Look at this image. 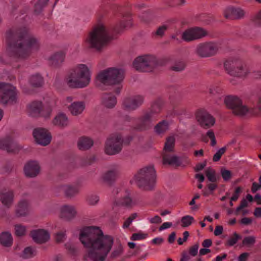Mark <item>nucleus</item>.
Listing matches in <instances>:
<instances>
[{
    "mask_svg": "<svg viewBox=\"0 0 261 261\" xmlns=\"http://www.w3.org/2000/svg\"><path fill=\"white\" fill-rule=\"evenodd\" d=\"M206 30L199 27L191 28L185 31L182 35V39L186 41H191L206 36Z\"/></svg>",
    "mask_w": 261,
    "mask_h": 261,
    "instance_id": "16",
    "label": "nucleus"
},
{
    "mask_svg": "<svg viewBox=\"0 0 261 261\" xmlns=\"http://www.w3.org/2000/svg\"><path fill=\"white\" fill-rule=\"evenodd\" d=\"M0 243L6 247L11 246L13 243V238L11 233L8 232H3L0 234Z\"/></svg>",
    "mask_w": 261,
    "mask_h": 261,
    "instance_id": "34",
    "label": "nucleus"
},
{
    "mask_svg": "<svg viewBox=\"0 0 261 261\" xmlns=\"http://www.w3.org/2000/svg\"><path fill=\"white\" fill-rule=\"evenodd\" d=\"M77 145L78 148L81 150H87L89 149L93 145V140L86 136H83L79 138Z\"/></svg>",
    "mask_w": 261,
    "mask_h": 261,
    "instance_id": "31",
    "label": "nucleus"
},
{
    "mask_svg": "<svg viewBox=\"0 0 261 261\" xmlns=\"http://www.w3.org/2000/svg\"><path fill=\"white\" fill-rule=\"evenodd\" d=\"M137 217V213L132 214L124 222L123 227L124 228H128L130 224L132 223L133 220L135 219Z\"/></svg>",
    "mask_w": 261,
    "mask_h": 261,
    "instance_id": "50",
    "label": "nucleus"
},
{
    "mask_svg": "<svg viewBox=\"0 0 261 261\" xmlns=\"http://www.w3.org/2000/svg\"><path fill=\"white\" fill-rule=\"evenodd\" d=\"M101 98L102 105L107 108L112 109L117 103L116 97L111 93H103Z\"/></svg>",
    "mask_w": 261,
    "mask_h": 261,
    "instance_id": "27",
    "label": "nucleus"
},
{
    "mask_svg": "<svg viewBox=\"0 0 261 261\" xmlns=\"http://www.w3.org/2000/svg\"><path fill=\"white\" fill-rule=\"evenodd\" d=\"M222 91V90L217 86H212L209 89V93L212 95L220 93Z\"/></svg>",
    "mask_w": 261,
    "mask_h": 261,
    "instance_id": "63",
    "label": "nucleus"
},
{
    "mask_svg": "<svg viewBox=\"0 0 261 261\" xmlns=\"http://www.w3.org/2000/svg\"><path fill=\"white\" fill-rule=\"evenodd\" d=\"M163 164L179 167L181 166V162L173 152H163Z\"/></svg>",
    "mask_w": 261,
    "mask_h": 261,
    "instance_id": "25",
    "label": "nucleus"
},
{
    "mask_svg": "<svg viewBox=\"0 0 261 261\" xmlns=\"http://www.w3.org/2000/svg\"><path fill=\"white\" fill-rule=\"evenodd\" d=\"M194 218L191 216L187 215L184 216L181 219V226L183 227H188L192 224Z\"/></svg>",
    "mask_w": 261,
    "mask_h": 261,
    "instance_id": "43",
    "label": "nucleus"
},
{
    "mask_svg": "<svg viewBox=\"0 0 261 261\" xmlns=\"http://www.w3.org/2000/svg\"><path fill=\"white\" fill-rule=\"evenodd\" d=\"M33 135L35 141L42 146H46L51 141V136L47 130L43 128H36L34 129Z\"/></svg>",
    "mask_w": 261,
    "mask_h": 261,
    "instance_id": "15",
    "label": "nucleus"
},
{
    "mask_svg": "<svg viewBox=\"0 0 261 261\" xmlns=\"http://www.w3.org/2000/svg\"><path fill=\"white\" fill-rule=\"evenodd\" d=\"M130 23V22L129 21H127L126 22L123 21L121 22L119 25L115 28V32L117 33H121L123 30L127 27V25L129 24Z\"/></svg>",
    "mask_w": 261,
    "mask_h": 261,
    "instance_id": "51",
    "label": "nucleus"
},
{
    "mask_svg": "<svg viewBox=\"0 0 261 261\" xmlns=\"http://www.w3.org/2000/svg\"><path fill=\"white\" fill-rule=\"evenodd\" d=\"M65 57V53L64 51L56 52L49 59L50 65L55 67H59L64 62Z\"/></svg>",
    "mask_w": 261,
    "mask_h": 261,
    "instance_id": "29",
    "label": "nucleus"
},
{
    "mask_svg": "<svg viewBox=\"0 0 261 261\" xmlns=\"http://www.w3.org/2000/svg\"><path fill=\"white\" fill-rule=\"evenodd\" d=\"M76 214L75 207L72 205H64L60 208V217L69 221L73 219Z\"/></svg>",
    "mask_w": 261,
    "mask_h": 261,
    "instance_id": "24",
    "label": "nucleus"
},
{
    "mask_svg": "<svg viewBox=\"0 0 261 261\" xmlns=\"http://www.w3.org/2000/svg\"><path fill=\"white\" fill-rule=\"evenodd\" d=\"M245 11L241 8L229 7L224 13V17L231 20L243 19L245 15Z\"/></svg>",
    "mask_w": 261,
    "mask_h": 261,
    "instance_id": "21",
    "label": "nucleus"
},
{
    "mask_svg": "<svg viewBox=\"0 0 261 261\" xmlns=\"http://www.w3.org/2000/svg\"><path fill=\"white\" fill-rule=\"evenodd\" d=\"M23 170L27 177L34 178L39 174L40 166L37 161H30L25 164Z\"/></svg>",
    "mask_w": 261,
    "mask_h": 261,
    "instance_id": "18",
    "label": "nucleus"
},
{
    "mask_svg": "<svg viewBox=\"0 0 261 261\" xmlns=\"http://www.w3.org/2000/svg\"><path fill=\"white\" fill-rule=\"evenodd\" d=\"M195 117L199 125L204 129L211 127L215 123V118L204 110H198L196 113Z\"/></svg>",
    "mask_w": 261,
    "mask_h": 261,
    "instance_id": "13",
    "label": "nucleus"
},
{
    "mask_svg": "<svg viewBox=\"0 0 261 261\" xmlns=\"http://www.w3.org/2000/svg\"><path fill=\"white\" fill-rule=\"evenodd\" d=\"M175 139L173 136L167 138L163 152H173L174 151Z\"/></svg>",
    "mask_w": 261,
    "mask_h": 261,
    "instance_id": "39",
    "label": "nucleus"
},
{
    "mask_svg": "<svg viewBox=\"0 0 261 261\" xmlns=\"http://www.w3.org/2000/svg\"><path fill=\"white\" fill-rule=\"evenodd\" d=\"M115 203L117 205L123 206L127 207H131L134 205V203L130 197L129 195H124L122 197L116 200Z\"/></svg>",
    "mask_w": 261,
    "mask_h": 261,
    "instance_id": "35",
    "label": "nucleus"
},
{
    "mask_svg": "<svg viewBox=\"0 0 261 261\" xmlns=\"http://www.w3.org/2000/svg\"><path fill=\"white\" fill-rule=\"evenodd\" d=\"M218 50V46L214 42H205L197 45L196 54L201 58L211 57L215 55Z\"/></svg>",
    "mask_w": 261,
    "mask_h": 261,
    "instance_id": "12",
    "label": "nucleus"
},
{
    "mask_svg": "<svg viewBox=\"0 0 261 261\" xmlns=\"http://www.w3.org/2000/svg\"><path fill=\"white\" fill-rule=\"evenodd\" d=\"M51 112L52 109L50 107L42 108L40 117H44L45 119L48 118L51 115Z\"/></svg>",
    "mask_w": 261,
    "mask_h": 261,
    "instance_id": "48",
    "label": "nucleus"
},
{
    "mask_svg": "<svg viewBox=\"0 0 261 261\" xmlns=\"http://www.w3.org/2000/svg\"><path fill=\"white\" fill-rule=\"evenodd\" d=\"M60 189L63 192L66 197L71 198L77 195L79 193V189L76 186L70 185H62Z\"/></svg>",
    "mask_w": 261,
    "mask_h": 261,
    "instance_id": "28",
    "label": "nucleus"
},
{
    "mask_svg": "<svg viewBox=\"0 0 261 261\" xmlns=\"http://www.w3.org/2000/svg\"><path fill=\"white\" fill-rule=\"evenodd\" d=\"M226 150V147H223L219 149L217 152L214 155L213 160L214 162L219 161L222 155L225 152Z\"/></svg>",
    "mask_w": 261,
    "mask_h": 261,
    "instance_id": "46",
    "label": "nucleus"
},
{
    "mask_svg": "<svg viewBox=\"0 0 261 261\" xmlns=\"http://www.w3.org/2000/svg\"><path fill=\"white\" fill-rule=\"evenodd\" d=\"M123 140L120 134L111 135L107 139L105 145V152L108 155L119 153L122 148Z\"/></svg>",
    "mask_w": 261,
    "mask_h": 261,
    "instance_id": "10",
    "label": "nucleus"
},
{
    "mask_svg": "<svg viewBox=\"0 0 261 261\" xmlns=\"http://www.w3.org/2000/svg\"><path fill=\"white\" fill-rule=\"evenodd\" d=\"M42 108V103L40 101H34L28 107L29 115L33 117H40Z\"/></svg>",
    "mask_w": 261,
    "mask_h": 261,
    "instance_id": "30",
    "label": "nucleus"
},
{
    "mask_svg": "<svg viewBox=\"0 0 261 261\" xmlns=\"http://www.w3.org/2000/svg\"><path fill=\"white\" fill-rule=\"evenodd\" d=\"M112 39L108 29L103 24H99L89 32L86 42L90 48L101 51Z\"/></svg>",
    "mask_w": 261,
    "mask_h": 261,
    "instance_id": "3",
    "label": "nucleus"
},
{
    "mask_svg": "<svg viewBox=\"0 0 261 261\" xmlns=\"http://www.w3.org/2000/svg\"><path fill=\"white\" fill-rule=\"evenodd\" d=\"M0 102L4 105H14L17 102L15 87L5 83L0 82Z\"/></svg>",
    "mask_w": 261,
    "mask_h": 261,
    "instance_id": "9",
    "label": "nucleus"
},
{
    "mask_svg": "<svg viewBox=\"0 0 261 261\" xmlns=\"http://www.w3.org/2000/svg\"><path fill=\"white\" fill-rule=\"evenodd\" d=\"M255 243V238L252 236L245 237L242 242L244 245H252Z\"/></svg>",
    "mask_w": 261,
    "mask_h": 261,
    "instance_id": "55",
    "label": "nucleus"
},
{
    "mask_svg": "<svg viewBox=\"0 0 261 261\" xmlns=\"http://www.w3.org/2000/svg\"><path fill=\"white\" fill-rule=\"evenodd\" d=\"M68 108L72 115L77 116L83 112L85 105L83 101H76L72 103Z\"/></svg>",
    "mask_w": 261,
    "mask_h": 261,
    "instance_id": "32",
    "label": "nucleus"
},
{
    "mask_svg": "<svg viewBox=\"0 0 261 261\" xmlns=\"http://www.w3.org/2000/svg\"><path fill=\"white\" fill-rule=\"evenodd\" d=\"M155 132L159 134H163L169 129V123L167 121L163 120L159 122L154 127Z\"/></svg>",
    "mask_w": 261,
    "mask_h": 261,
    "instance_id": "40",
    "label": "nucleus"
},
{
    "mask_svg": "<svg viewBox=\"0 0 261 261\" xmlns=\"http://www.w3.org/2000/svg\"><path fill=\"white\" fill-rule=\"evenodd\" d=\"M66 249L69 251V253L71 254H74L76 252V249L74 245L69 243H67L65 244Z\"/></svg>",
    "mask_w": 261,
    "mask_h": 261,
    "instance_id": "62",
    "label": "nucleus"
},
{
    "mask_svg": "<svg viewBox=\"0 0 261 261\" xmlns=\"http://www.w3.org/2000/svg\"><path fill=\"white\" fill-rule=\"evenodd\" d=\"M247 206L248 202L247 200L245 199H243L240 202V205L236 208L235 212L236 215H238L240 211H241L243 208L247 207Z\"/></svg>",
    "mask_w": 261,
    "mask_h": 261,
    "instance_id": "61",
    "label": "nucleus"
},
{
    "mask_svg": "<svg viewBox=\"0 0 261 261\" xmlns=\"http://www.w3.org/2000/svg\"><path fill=\"white\" fill-rule=\"evenodd\" d=\"M31 234L34 241L38 244L44 243L50 238L49 232L44 229L33 230L31 231Z\"/></svg>",
    "mask_w": 261,
    "mask_h": 261,
    "instance_id": "23",
    "label": "nucleus"
},
{
    "mask_svg": "<svg viewBox=\"0 0 261 261\" xmlns=\"http://www.w3.org/2000/svg\"><path fill=\"white\" fill-rule=\"evenodd\" d=\"M155 171L152 166L141 169L135 175V180L141 189L149 191L152 190L155 183Z\"/></svg>",
    "mask_w": 261,
    "mask_h": 261,
    "instance_id": "5",
    "label": "nucleus"
},
{
    "mask_svg": "<svg viewBox=\"0 0 261 261\" xmlns=\"http://www.w3.org/2000/svg\"><path fill=\"white\" fill-rule=\"evenodd\" d=\"M143 102L144 97L141 95L127 97L123 100L122 106L123 110L132 111L141 106Z\"/></svg>",
    "mask_w": 261,
    "mask_h": 261,
    "instance_id": "14",
    "label": "nucleus"
},
{
    "mask_svg": "<svg viewBox=\"0 0 261 261\" xmlns=\"http://www.w3.org/2000/svg\"><path fill=\"white\" fill-rule=\"evenodd\" d=\"M205 174L209 181L217 182L220 180L221 177L216 171L212 168H208L205 171Z\"/></svg>",
    "mask_w": 261,
    "mask_h": 261,
    "instance_id": "36",
    "label": "nucleus"
},
{
    "mask_svg": "<svg viewBox=\"0 0 261 261\" xmlns=\"http://www.w3.org/2000/svg\"><path fill=\"white\" fill-rule=\"evenodd\" d=\"M65 232V231L64 232L60 231L56 233L55 239L57 243H61L64 241L66 235Z\"/></svg>",
    "mask_w": 261,
    "mask_h": 261,
    "instance_id": "59",
    "label": "nucleus"
},
{
    "mask_svg": "<svg viewBox=\"0 0 261 261\" xmlns=\"http://www.w3.org/2000/svg\"><path fill=\"white\" fill-rule=\"evenodd\" d=\"M79 239L85 247L88 248V257L92 261H112L123 254L121 245L114 248L113 237L104 235L98 227L88 226L81 230Z\"/></svg>",
    "mask_w": 261,
    "mask_h": 261,
    "instance_id": "1",
    "label": "nucleus"
},
{
    "mask_svg": "<svg viewBox=\"0 0 261 261\" xmlns=\"http://www.w3.org/2000/svg\"><path fill=\"white\" fill-rule=\"evenodd\" d=\"M52 122L55 125L64 127L68 124V119L65 114L60 113L54 118Z\"/></svg>",
    "mask_w": 261,
    "mask_h": 261,
    "instance_id": "33",
    "label": "nucleus"
},
{
    "mask_svg": "<svg viewBox=\"0 0 261 261\" xmlns=\"http://www.w3.org/2000/svg\"><path fill=\"white\" fill-rule=\"evenodd\" d=\"M153 116L151 113H146L139 119V122L135 126V129L139 131L147 130L151 126Z\"/></svg>",
    "mask_w": 261,
    "mask_h": 261,
    "instance_id": "22",
    "label": "nucleus"
},
{
    "mask_svg": "<svg viewBox=\"0 0 261 261\" xmlns=\"http://www.w3.org/2000/svg\"><path fill=\"white\" fill-rule=\"evenodd\" d=\"M36 254V249L30 246L23 250L21 256L24 259H27L33 257Z\"/></svg>",
    "mask_w": 261,
    "mask_h": 261,
    "instance_id": "41",
    "label": "nucleus"
},
{
    "mask_svg": "<svg viewBox=\"0 0 261 261\" xmlns=\"http://www.w3.org/2000/svg\"><path fill=\"white\" fill-rule=\"evenodd\" d=\"M224 68L227 73L234 77H245L250 73L247 64L240 58H231L224 63Z\"/></svg>",
    "mask_w": 261,
    "mask_h": 261,
    "instance_id": "6",
    "label": "nucleus"
},
{
    "mask_svg": "<svg viewBox=\"0 0 261 261\" xmlns=\"http://www.w3.org/2000/svg\"><path fill=\"white\" fill-rule=\"evenodd\" d=\"M221 174L224 181H227L230 180L232 177V173L230 170L224 168L221 169Z\"/></svg>",
    "mask_w": 261,
    "mask_h": 261,
    "instance_id": "44",
    "label": "nucleus"
},
{
    "mask_svg": "<svg viewBox=\"0 0 261 261\" xmlns=\"http://www.w3.org/2000/svg\"><path fill=\"white\" fill-rule=\"evenodd\" d=\"M158 64L156 58L152 56H142L136 58L133 62L134 68L140 72H150Z\"/></svg>",
    "mask_w": 261,
    "mask_h": 261,
    "instance_id": "8",
    "label": "nucleus"
},
{
    "mask_svg": "<svg viewBox=\"0 0 261 261\" xmlns=\"http://www.w3.org/2000/svg\"><path fill=\"white\" fill-rule=\"evenodd\" d=\"M95 161V156L93 155L89 158H86L83 163V165L84 166H88L90 165Z\"/></svg>",
    "mask_w": 261,
    "mask_h": 261,
    "instance_id": "64",
    "label": "nucleus"
},
{
    "mask_svg": "<svg viewBox=\"0 0 261 261\" xmlns=\"http://www.w3.org/2000/svg\"><path fill=\"white\" fill-rule=\"evenodd\" d=\"M49 0H38L34 6V14L38 15L43 11L48 4Z\"/></svg>",
    "mask_w": 261,
    "mask_h": 261,
    "instance_id": "38",
    "label": "nucleus"
},
{
    "mask_svg": "<svg viewBox=\"0 0 261 261\" xmlns=\"http://www.w3.org/2000/svg\"><path fill=\"white\" fill-rule=\"evenodd\" d=\"M199 245L198 243L195 244L189 248V254L192 256H195L198 253Z\"/></svg>",
    "mask_w": 261,
    "mask_h": 261,
    "instance_id": "60",
    "label": "nucleus"
},
{
    "mask_svg": "<svg viewBox=\"0 0 261 261\" xmlns=\"http://www.w3.org/2000/svg\"><path fill=\"white\" fill-rule=\"evenodd\" d=\"M147 236V234L142 232H138L133 233L130 238L133 241L140 240L145 239Z\"/></svg>",
    "mask_w": 261,
    "mask_h": 261,
    "instance_id": "49",
    "label": "nucleus"
},
{
    "mask_svg": "<svg viewBox=\"0 0 261 261\" xmlns=\"http://www.w3.org/2000/svg\"><path fill=\"white\" fill-rule=\"evenodd\" d=\"M14 201V192L12 190L3 189L0 190V201L7 208H10Z\"/></svg>",
    "mask_w": 261,
    "mask_h": 261,
    "instance_id": "20",
    "label": "nucleus"
},
{
    "mask_svg": "<svg viewBox=\"0 0 261 261\" xmlns=\"http://www.w3.org/2000/svg\"><path fill=\"white\" fill-rule=\"evenodd\" d=\"M164 104V100L161 98H158L152 102L151 107V110L148 113H151L152 116L153 114L160 113Z\"/></svg>",
    "mask_w": 261,
    "mask_h": 261,
    "instance_id": "37",
    "label": "nucleus"
},
{
    "mask_svg": "<svg viewBox=\"0 0 261 261\" xmlns=\"http://www.w3.org/2000/svg\"><path fill=\"white\" fill-rule=\"evenodd\" d=\"M241 238V237L236 232L233 234V237L230 238L227 242L229 246H232L237 243L238 240Z\"/></svg>",
    "mask_w": 261,
    "mask_h": 261,
    "instance_id": "53",
    "label": "nucleus"
},
{
    "mask_svg": "<svg viewBox=\"0 0 261 261\" xmlns=\"http://www.w3.org/2000/svg\"><path fill=\"white\" fill-rule=\"evenodd\" d=\"M29 201L26 199H21L18 202L15 210L16 215L17 217H24L29 213Z\"/></svg>",
    "mask_w": 261,
    "mask_h": 261,
    "instance_id": "26",
    "label": "nucleus"
},
{
    "mask_svg": "<svg viewBox=\"0 0 261 261\" xmlns=\"http://www.w3.org/2000/svg\"><path fill=\"white\" fill-rule=\"evenodd\" d=\"M87 200L90 205H95L98 201L99 197L97 195H92L88 197Z\"/></svg>",
    "mask_w": 261,
    "mask_h": 261,
    "instance_id": "58",
    "label": "nucleus"
},
{
    "mask_svg": "<svg viewBox=\"0 0 261 261\" xmlns=\"http://www.w3.org/2000/svg\"><path fill=\"white\" fill-rule=\"evenodd\" d=\"M124 78V70L116 68H109L100 71L97 79L106 85H119Z\"/></svg>",
    "mask_w": 261,
    "mask_h": 261,
    "instance_id": "7",
    "label": "nucleus"
},
{
    "mask_svg": "<svg viewBox=\"0 0 261 261\" xmlns=\"http://www.w3.org/2000/svg\"><path fill=\"white\" fill-rule=\"evenodd\" d=\"M119 173V167L114 165L102 174L101 180L105 184L112 186L118 177Z\"/></svg>",
    "mask_w": 261,
    "mask_h": 261,
    "instance_id": "17",
    "label": "nucleus"
},
{
    "mask_svg": "<svg viewBox=\"0 0 261 261\" xmlns=\"http://www.w3.org/2000/svg\"><path fill=\"white\" fill-rule=\"evenodd\" d=\"M252 21L254 24L258 26H261V11L258 12L252 18Z\"/></svg>",
    "mask_w": 261,
    "mask_h": 261,
    "instance_id": "52",
    "label": "nucleus"
},
{
    "mask_svg": "<svg viewBox=\"0 0 261 261\" xmlns=\"http://www.w3.org/2000/svg\"><path fill=\"white\" fill-rule=\"evenodd\" d=\"M0 148L10 153H17L21 149V147L9 137L0 140Z\"/></svg>",
    "mask_w": 261,
    "mask_h": 261,
    "instance_id": "19",
    "label": "nucleus"
},
{
    "mask_svg": "<svg viewBox=\"0 0 261 261\" xmlns=\"http://www.w3.org/2000/svg\"><path fill=\"white\" fill-rule=\"evenodd\" d=\"M167 30V27L165 25H162L158 28L157 30L154 32V34L162 37L165 32Z\"/></svg>",
    "mask_w": 261,
    "mask_h": 261,
    "instance_id": "57",
    "label": "nucleus"
},
{
    "mask_svg": "<svg viewBox=\"0 0 261 261\" xmlns=\"http://www.w3.org/2000/svg\"><path fill=\"white\" fill-rule=\"evenodd\" d=\"M206 136L211 139V145L212 146H214L216 144V140L215 138V136L214 132L212 130H209L206 133Z\"/></svg>",
    "mask_w": 261,
    "mask_h": 261,
    "instance_id": "54",
    "label": "nucleus"
},
{
    "mask_svg": "<svg viewBox=\"0 0 261 261\" xmlns=\"http://www.w3.org/2000/svg\"><path fill=\"white\" fill-rule=\"evenodd\" d=\"M91 80L90 71L85 64H79L71 70L65 80L67 85L72 88L87 87Z\"/></svg>",
    "mask_w": 261,
    "mask_h": 261,
    "instance_id": "4",
    "label": "nucleus"
},
{
    "mask_svg": "<svg viewBox=\"0 0 261 261\" xmlns=\"http://www.w3.org/2000/svg\"><path fill=\"white\" fill-rule=\"evenodd\" d=\"M15 234L18 237H22L25 234L26 228L24 226L17 224L15 226Z\"/></svg>",
    "mask_w": 261,
    "mask_h": 261,
    "instance_id": "45",
    "label": "nucleus"
},
{
    "mask_svg": "<svg viewBox=\"0 0 261 261\" xmlns=\"http://www.w3.org/2000/svg\"><path fill=\"white\" fill-rule=\"evenodd\" d=\"M242 189L241 187H238L237 188H236L232 196L230 198L231 201H235L237 200L239 197L240 194L242 192Z\"/></svg>",
    "mask_w": 261,
    "mask_h": 261,
    "instance_id": "56",
    "label": "nucleus"
},
{
    "mask_svg": "<svg viewBox=\"0 0 261 261\" xmlns=\"http://www.w3.org/2000/svg\"><path fill=\"white\" fill-rule=\"evenodd\" d=\"M43 78L39 74L32 76L30 79V83L34 87H40L43 84Z\"/></svg>",
    "mask_w": 261,
    "mask_h": 261,
    "instance_id": "42",
    "label": "nucleus"
},
{
    "mask_svg": "<svg viewBox=\"0 0 261 261\" xmlns=\"http://www.w3.org/2000/svg\"><path fill=\"white\" fill-rule=\"evenodd\" d=\"M8 45V56L20 60L27 59L40 46L37 39L25 27L18 28L12 32Z\"/></svg>",
    "mask_w": 261,
    "mask_h": 261,
    "instance_id": "2",
    "label": "nucleus"
},
{
    "mask_svg": "<svg viewBox=\"0 0 261 261\" xmlns=\"http://www.w3.org/2000/svg\"><path fill=\"white\" fill-rule=\"evenodd\" d=\"M224 101L227 108L230 109L235 115L244 116L248 111V108L243 105L241 99L237 96H226Z\"/></svg>",
    "mask_w": 261,
    "mask_h": 261,
    "instance_id": "11",
    "label": "nucleus"
},
{
    "mask_svg": "<svg viewBox=\"0 0 261 261\" xmlns=\"http://www.w3.org/2000/svg\"><path fill=\"white\" fill-rule=\"evenodd\" d=\"M185 68V64L183 62H179L170 67V69L176 72H179L183 70Z\"/></svg>",
    "mask_w": 261,
    "mask_h": 261,
    "instance_id": "47",
    "label": "nucleus"
}]
</instances>
